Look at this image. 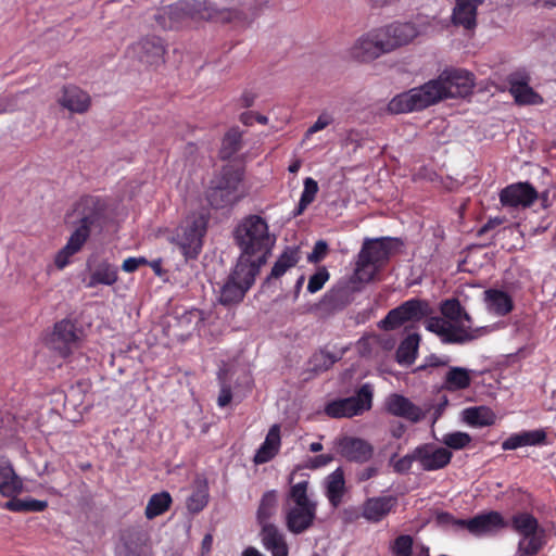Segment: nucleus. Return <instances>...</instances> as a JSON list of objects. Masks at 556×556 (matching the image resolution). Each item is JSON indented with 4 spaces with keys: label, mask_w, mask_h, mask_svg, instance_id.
<instances>
[{
    "label": "nucleus",
    "mask_w": 556,
    "mask_h": 556,
    "mask_svg": "<svg viewBox=\"0 0 556 556\" xmlns=\"http://www.w3.org/2000/svg\"><path fill=\"white\" fill-rule=\"evenodd\" d=\"M263 5H265L263 0H248L243 2L241 10L219 9L215 4H206L202 0H180L173 5L159 10L154 14V21L161 29H174L185 18L245 27L260 14Z\"/></svg>",
    "instance_id": "f257e3e1"
},
{
    "label": "nucleus",
    "mask_w": 556,
    "mask_h": 556,
    "mask_svg": "<svg viewBox=\"0 0 556 556\" xmlns=\"http://www.w3.org/2000/svg\"><path fill=\"white\" fill-rule=\"evenodd\" d=\"M236 242L239 245V261L264 266L275 244V237L268 231L267 222L258 215H249L236 227Z\"/></svg>",
    "instance_id": "f03ea898"
},
{
    "label": "nucleus",
    "mask_w": 556,
    "mask_h": 556,
    "mask_svg": "<svg viewBox=\"0 0 556 556\" xmlns=\"http://www.w3.org/2000/svg\"><path fill=\"white\" fill-rule=\"evenodd\" d=\"M307 490L308 481L303 480L291 484L285 495V527L294 535L302 534L314 526L316 502L308 497Z\"/></svg>",
    "instance_id": "7ed1b4c3"
},
{
    "label": "nucleus",
    "mask_w": 556,
    "mask_h": 556,
    "mask_svg": "<svg viewBox=\"0 0 556 556\" xmlns=\"http://www.w3.org/2000/svg\"><path fill=\"white\" fill-rule=\"evenodd\" d=\"M401 247L403 241L392 237L366 239L358 252L355 277L363 283L372 281Z\"/></svg>",
    "instance_id": "20e7f679"
},
{
    "label": "nucleus",
    "mask_w": 556,
    "mask_h": 556,
    "mask_svg": "<svg viewBox=\"0 0 556 556\" xmlns=\"http://www.w3.org/2000/svg\"><path fill=\"white\" fill-rule=\"evenodd\" d=\"M444 99L442 88L437 81H427L424 85L404 91L387 104V110L392 114H405L422 111Z\"/></svg>",
    "instance_id": "39448f33"
},
{
    "label": "nucleus",
    "mask_w": 556,
    "mask_h": 556,
    "mask_svg": "<svg viewBox=\"0 0 556 556\" xmlns=\"http://www.w3.org/2000/svg\"><path fill=\"white\" fill-rule=\"evenodd\" d=\"M243 180V170L233 165H225L219 174L210 181L208 190H206V201L210 206L215 210L227 207L237 203V190Z\"/></svg>",
    "instance_id": "423d86ee"
},
{
    "label": "nucleus",
    "mask_w": 556,
    "mask_h": 556,
    "mask_svg": "<svg viewBox=\"0 0 556 556\" xmlns=\"http://www.w3.org/2000/svg\"><path fill=\"white\" fill-rule=\"evenodd\" d=\"M262 266L253 265L247 260H237L235 269L230 271L225 285L219 289V303L225 306L238 304L253 286Z\"/></svg>",
    "instance_id": "0eeeda50"
},
{
    "label": "nucleus",
    "mask_w": 556,
    "mask_h": 556,
    "mask_svg": "<svg viewBox=\"0 0 556 556\" xmlns=\"http://www.w3.org/2000/svg\"><path fill=\"white\" fill-rule=\"evenodd\" d=\"M207 219L203 214H192L182 220L180 227L175 230V245L180 249L185 261H193L202 252L203 238L206 233Z\"/></svg>",
    "instance_id": "6e6552de"
},
{
    "label": "nucleus",
    "mask_w": 556,
    "mask_h": 556,
    "mask_svg": "<svg viewBox=\"0 0 556 556\" xmlns=\"http://www.w3.org/2000/svg\"><path fill=\"white\" fill-rule=\"evenodd\" d=\"M103 210L104 206L100 199L92 195L80 198L75 206V213L79 216V226L73 231L65 247L62 249L79 252L90 237V228L100 219Z\"/></svg>",
    "instance_id": "1a4fd4ad"
},
{
    "label": "nucleus",
    "mask_w": 556,
    "mask_h": 556,
    "mask_svg": "<svg viewBox=\"0 0 556 556\" xmlns=\"http://www.w3.org/2000/svg\"><path fill=\"white\" fill-rule=\"evenodd\" d=\"M372 406V388L368 383L362 384L357 393L346 399L330 401L325 405V415L339 419L359 416Z\"/></svg>",
    "instance_id": "9d476101"
},
{
    "label": "nucleus",
    "mask_w": 556,
    "mask_h": 556,
    "mask_svg": "<svg viewBox=\"0 0 556 556\" xmlns=\"http://www.w3.org/2000/svg\"><path fill=\"white\" fill-rule=\"evenodd\" d=\"M439 522H450L458 529H466L468 532L475 535H482L484 533H491L496 530L508 527V522L502 517V514L497 511H489L484 514H478L473 518L469 519H455L448 513H441L439 515Z\"/></svg>",
    "instance_id": "9b49d317"
},
{
    "label": "nucleus",
    "mask_w": 556,
    "mask_h": 556,
    "mask_svg": "<svg viewBox=\"0 0 556 556\" xmlns=\"http://www.w3.org/2000/svg\"><path fill=\"white\" fill-rule=\"evenodd\" d=\"M430 314L431 309L427 301L409 299L387 313L381 320V328L387 331L394 330L408 321H419Z\"/></svg>",
    "instance_id": "f8f14e48"
},
{
    "label": "nucleus",
    "mask_w": 556,
    "mask_h": 556,
    "mask_svg": "<svg viewBox=\"0 0 556 556\" xmlns=\"http://www.w3.org/2000/svg\"><path fill=\"white\" fill-rule=\"evenodd\" d=\"M429 81L439 83L446 99H464L471 94L475 87L472 74L459 68L445 70L438 78Z\"/></svg>",
    "instance_id": "ddd939ff"
},
{
    "label": "nucleus",
    "mask_w": 556,
    "mask_h": 556,
    "mask_svg": "<svg viewBox=\"0 0 556 556\" xmlns=\"http://www.w3.org/2000/svg\"><path fill=\"white\" fill-rule=\"evenodd\" d=\"M396 49V47L388 41H383L365 33V35L358 37L354 46L349 49V56L358 63L367 64Z\"/></svg>",
    "instance_id": "4468645a"
},
{
    "label": "nucleus",
    "mask_w": 556,
    "mask_h": 556,
    "mask_svg": "<svg viewBox=\"0 0 556 556\" xmlns=\"http://www.w3.org/2000/svg\"><path fill=\"white\" fill-rule=\"evenodd\" d=\"M383 42H389L395 48L409 45L420 34L414 23H391L381 28H375L366 33Z\"/></svg>",
    "instance_id": "2eb2a0df"
},
{
    "label": "nucleus",
    "mask_w": 556,
    "mask_h": 556,
    "mask_svg": "<svg viewBox=\"0 0 556 556\" xmlns=\"http://www.w3.org/2000/svg\"><path fill=\"white\" fill-rule=\"evenodd\" d=\"M338 454L348 462L365 464L372 459L374 446L364 438L341 435L334 440Z\"/></svg>",
    "instance_id": "dca6fc26"
},
{
    "label": "nucleus",
    "mask_w": 556,
    "mask_h": 556,
    "mask_svg": "<svg viewBox=\"0 0 556 556\" xmlns=\"http://www.w3.org/2000/svg\"><path fill=\"white\" fill-rule=\"evenodd\" d=\"M530 76L525 71L508 74V92L514 97L517 105H542L543 98L529 86Z\"/></svg>",
    "instance_id": "f3484780"
},
{
    "label": "nucleus",
    "mask_w": 556,
    "mask_h": 556,
    "mask_svg": "<svg viewBox=\"0 0 556 556\" xmlns=\"http://www.w3.org/2000/svg\"><path fill=\"white\" fill-rule=\"evenodd\" d=\"M539 200V192L529 182H514L504 187L498 193V201L504 207H530Z\"/></svg>",
    "instance_id": "a211bd4d"
},
{
    "label": "nucleus",
    "mask_w": 556,
    "mask_h": 556,
    "mask_svg": "<svg viewBox=\"0 0 556 556\" xmlns=\"http://www.w3.org/2000/svg\"><path fill=\"white\" fill-rule=\"evenodd\" d=\"M413 459L420 464L424 471H437L451 463L452 453L444 447H435L432 444H420L413 452Z\"/></svg>",
    "instance_id": "6ab92c4d"
},
{
    "label": "nucleus",
    "mask_w": 556,
    "mask_h": 556,
    "mask_svg": "<svg viewBox=\"0 0 556 556\" xmlns=\"http://www.w3.org/2000/svg\"><path fill=\"white\" fill-rule=\"evenodd\" d=\"M78 343L79 331H77L76 325L68 319L56 321L54 332H52V346L59 351L60 356L67 357Z\"/></svg>",
    "instance_id": "aec40b11"
},
{
    "label": "nucleus",
    "mask_w": 556,
    "mask_h": 556,
    "mask_svg": "<svg viewBox=\"0 0 556 556\" xmlns=\"http://www.w3.org/2000/svg\"><path fill=\"white\" fill-rule=\"evenodd\" d=\"M384 405L387 414L402 418L412 424L420 422L425 417V413L419 406L399 393H392L387 396Z\"/></svg>",
    "instance_id": "412c9836"
},
{
    "label": "nucleus",
    "mask_w": 556,
    "mask_h": 556,
    "mask_svg": "<svg viewBox=\"0 0 556 556\" xmlns=\"http://www.w3.org/2000/svg\"><path fill=\"white\" fill-rule=\"evenodd\" d=\"M395 495L368 497L362 505V518L370 523H378L396 508Z\"/></svg>",
    "instance_id": "4be33fe9"
},
{
    "label": "nucleus",
    "mask_w": 556,
    "mask_h": 556,
    "mask_svg": "<svg viewBox=\"0 0 556 556\" xmlns=\"http://www.w3.org/2000/svg\"><path fill=\"white\" fill-rule=\"evenodd\" d=\"M352 302V292L349 287H334L321 296L318 301L317 309L320 316H332L338 312H342Z\"/></svg>",
    "instance_id": "5701e85b"
},
{
    "label": "nucleus",
    "mask_w": 556,
    "mask_h": 556,
    "mask_svg": "<svg viewBox=\"0 0 556 556\" xmlns=\"http://www.w3.org/2000/svg\"><path fill=\"white\" fill-rule=\"evenodd\" d=\"M132 50L141 64L159 66L163 63L165 47L163 46L162 39L156 36L140 39V41L132 46Z\"/></svg>",
    "instance_id": "b1692460"
},
{
    "label": "nucleus",
    "mask_w": 556,
    "mask_h": 556,
    "mask_svg": "<svg viewBox=\"0 0 556 556\" xmlns=\"http://www.w3.org/2000/svg\"><path fill=\"white\" fill-rule=\"evenodd\" d=\"M546 444V432L543 429L522 430L515 432L502 442V451H517L525 446Z\"/></svg>",
    "instance_id": "393cba45"
},
{
    "label": "nucleus",
    "mask_w": 556,
    "mask_h": 556,
    "mask_svg": "<svg viewBox=\"0 0 556 556\" xmlns=\"http://www.w3.org/2000/svg\"><path fill=\"white\" fill-rule=\"evenodd\" d=\"M480 4H482V0H456L451 22L454 26L462 27L465 30L475 29L476 14Z\"/></svg>",
    "instance_id": "a878e982"
},
{
    "label": "nucleus",
    "mask_w": 556,
    "mask_h": 556,
    "mask_svg": "<svg viewBox=\"0 0 556 556\" xmlns=\"http://www.w3.org/2000/svg\"><path fill=\"white\" fill-rule=\"evenodd\" d=\"M260 538L264 549L273 556H288L285 534L276 525H260Z\"/></svg>",
    "instance_id": "bb28decb"
},
{
    "label": "nucleus",
    "mask_w": 556,
    "mask_h": 556,
    "mask_svg": "<svg viewBox=\"0 0 556 556\" xmlns=\"http://www.w3.org/2000/svg\"><path fill=\"white\" fill-rule=\"evenodd\" d=\"M59 104L73 113L83 114L90 108V96L77 86H65L59 98Z\"/></svg>",
    "instance_id": "cd10ccee"
},
{
    "label": "nucleus",
    "mask_w": 556,
    "mask_h": 556,
    "mask_svg": "<svg viewBox=\"0 0 556 556\" xmlns=\"http://www.w3.org/2000/svg\"><path fill=\"white\" fill-rule=\"evenodd\" d=\"M301 261V248L298 245H287L285 247L282 253H280L277 261L274 262L273 268H270L269 276H267L264 283L270 282V280L279 279L283 277L286 273L290 268L295 267L298 263Z\"/></svg>",
    "instance_id": "c85d7f7f"
},
{
    "label": "nucleus",
    "mask_w": 556,
    "mask_h": 556,
    "mask_svg": "<svg viewBox=\"0 0 556 556\" xmlns=\"http://www.w3.org/2000/svg\"><path fill=\"white\" fill-rule=\"evenodd\" d=\"M280 450V426L274 425L269 428V432H267L266 439H264L263 444H261L260 448L256 450L255 457H253V463L256 465L265 464L277 455Z\"/></svg>",
    "instance_id": "c756f323"
},
{
    "label": "nucleus",
    "mask_w": 556,
    "mask_h": 556,
    "mask_svg": "<svg viewBox=\"0 0 556 556\" xmlns=\"http://www.w3.org/2000/svg\"><path fill=\"white\" fill-rule=\"evenodd\" d=\"M22 489V479L15 473L9 460L0 462V494L4 497L15 496Z\"/></svg>",
    "instance_id": "7c9ffc66"
},
{
    "label": "nucleus",
    "mask_w": 556,
    "mask_h": 556,
    "mask_svg": "<svg viewBox=\"0 0 556 556\" xmlns=\"http://www.w3.org/2000/svg\"><path fill=\"white\" fill-rule=\"evenodd\" d=\"M484 301H486L489 309L495 316H506L513 311L511 296L501 289H489L484 291Z\"/></svg>",
    "instance_id": "2f4dec72"
},
{
    "label": "nucleus",
    "mask_w": 556,
    "mask_h": 556,
    "mask_svg": "<svg viewBox=\"0 0 556 556\" xmlns=\"http://www.w3.org/2000/svg\"><path fill=\"white\" fill-rule=\"evenodd\" d=\"M437 334L446 344H465L481 337L482 329H467L463 326H453Z\"/></svg>",
    "instance_id": "473e14b6"
},
{
    "label": "nucleus",
    "mask_w": 556,
    "mask_h": 556,
    "mask_svg": "<svg viewBox=\"0 0 556 556\" xmlns=\"http://www.w3.org/2000/svg\"><path fill=\"white\" fill-rule=\"evenodd\" d=\"M418 342H420V336L417 333H410L400 342L395 352V359L399 365L410 366L416 361Z\"/></svg>",
    "instance_id": "72a5a7b5"
},
{
    "label": "nucleus",
    "mask_w": 556,
    "mask_h": 556,
    "mask_svg": "<svg viewBox=\"0 0 556 556\" xmlns=\"http://www.w3.org/2000/svg\"><path fill=\"white\" fill-rule=\"evenodd\" d=\"M11 500L4 502L2 508L12 513H42L47 508V502L33 497L18 498L15 495L9 496Z\"/></svg>",
    "instance_id": "f704fd0d"
},
{
    "label": "nucleus",
    "mask_w": 556,
    "mask_h": 556,
    "mask_svg": "<svg viewBox=\"0 0 556 556\" xmlns=\"http://www.w3.org/2000/svg\"><path fill=\"white\" fill-rule=\"evenodd\" d=\"M494 412L486 406L468 407L464 409V420L472 427H489L495 424Z\"/></svg>",
    "instance_id": "c9c22d12"
},
{
    "label": "nucleus",
    "mask_w": 556,
    "mask_h": 556,
    "mask_svg": "<svg viewBox=\"0 0 556 556\" xmlns=\"http://www.w3.org/2000/svg\"><path fill=\"white\" fill-rule=\"evenodd\" d=\"M169 506H172V495L167 491L154 493L144 507V517L148 520H153L166 513Z\"/></svg>",
    "instance_id": "e433bc0d"
},
{
    "label": "nucleus",
    "mask_w": 556,
    "mask_h": 556,
    "mask_svg": "<svg viewBox=\"0 0 556 556\" xmlns=\"http://www.w3.org/2000/svg\"><path fill=\"white\" fill-rule=\"evenodd\" d=\"M471 383L469 371L463 367H451L444 376V390L456 392L465 390Z\"/></svg>",
    "instance_id": "4c0bfd02"
},
{
    "label": "nucleus",
    "mask_w": 556,
    "mask_h": 556,
    "mask_svg": "<svg viewBox=\"0 0 556 556\" xmlns=\"http://www.w3.org/2000/svg\"><path fill=\"white\" fill-rule=\"evenodd\" d=\"M117 281V268L115 266L103 262L93 269L90 274L87 288H94L99 285L112 286Z\"/></svg>",
    "instance_id": "58836bf2"
},
{
    "label": "nucleus",
    "mask_w": 556,
    "mask_h": 556,
    "mask_svg": "<svg viewBox=\"0 0 556 556\" xmlns=\"http://www.w3.org/2000/svg\"><path fill=\"white\" fill-rule=\"evenodd\" d=\"M278 495L277 491L269 490L261 496L258 510H256V520L258 525H274L269 522L277 511Z\"/></svg>",
    "instance_id": "ea45409f"
},
{
    "label": "nucleus",
    "mask_w": 556,
    "mask_h": 556,
    "mask_svg": "<svg viewBox=\"0 0 556 556\" xmlns=\"http://www.w3.org/2000/svg\"><path fill=\"white\" fill-rule=\"evenodd\" d=\"M511 529L520 535H539V521L530 513H518L510 519Z\"/></svg>",
    "instance_id": "a19ab883"
},
{
    "label": "nucleus",
    "mask_w": 556,
    "mask_h": 556,
    "mask_svg": "<svg viewBox=\"0 0 556 556\" xmlns=\"http://www.w3.org/2000/svg\"><path fill=\"white\" fill-rule=\"evenodd\" d=\"M241 149V131L238 127H233L225 134L219 148V159L228 161L235 156Z\"/></svg>",
    "instance_id": "79ce46f5"
},
{
    "label": "nucleus",
    "mask_w": 556,
    "mask_h": 556,
    "mask_svg": "<svg viewBox=\"0 0 556 556\" xmlns=\"http://www.w3.org/2000/svg\"><path fill=\"white\" fill-rule=\"evenodd\" d=\"M344 489L345 481L343 480V473L341 470L337 469L328 477L327 482V498L334 508L342 502Z\"/></svg>",
    "instance_id": "37998d69"
},
{
    "label": "nucleus",
    "mask_w": 556,
    "mask_h": 556,
    "mask_svg": "<svg viewBox=\"0 0 556 556\" xmlns=\"http://www.w3.org/2000/svg\"><path fill=\"white\" fill-rule=\"evenodd\" d=\"M543 534L521 535L515 556H536L543 549Z\"/></svg>",
    "instance_id": "c03bdc74"
},
{
    "label": "nucleus",
    "mask_w": 556,
    "mask_h": 556,
    "mask_svg": "<svg viewBox=\"0 0 556 556\" xmlns=\"http://www.w3.org/2000/svg\"><path fill=\"white\" fill-rule=\"evenodd\" d=\"M316 193H318V182L311 177L304 178L303 192H301L300 202H298V206L294 208V216L304 214L308 205L314 203Z\"/></svg>",
    "instance_id": "a18cd8bd"
},
{
    "label": "nucleus",
    "mask_w": 556,
    "mask_h": 556,
    "mask_svg": "<svg viewBox=\"0 0 556 556\" xmlns=\"http://www.w3.org/2000/svg\"><path fill=\"white\" fill-rule=\"evenodd\" d=\"M124 546H126L128 555L151 556L149 554L148 536L142 532H135L128 535Z\"/></svg>",
    "instance_id": "49530a36"
},
{
    "label": "nucleus",
    "mask_w": 556,
    "mask_h": 556,
    "mask_svg": "<svg viewBox=\"0 0 556 556\" xmlns=\"http://www.w3.org/2000/svg\"><path fill=\"white\" fill-rule=\"evenodd\" d=\"M207 504V488L206 484L198 486L186 500V508L189 513L198 514L202 511Z\"/></svg>",
    "instance_id": "de8ad7c7"
},
{
    "label": "nucleus",
    "mask_w": 556,
    "mask_h": 556,
    "mask_svg": "<svg viewBox=\"0 0 556 556\" xmlns=\"http://www.w3.org/2000/svg\"><path fill=\"white\" fill-rule=\"evenodd\" d=\"M446 447L460 451L464 450L470 442L471 437L466 432H447L443 435V440H441Z\"/></svg>",
    "instance_id": "09e8293b"
},
{
    "label": "nucleus",
    "mask_w": 556,
    "mask_h": 556,
    "mask_svg": "<svg viewBox=\"0 0 556 556\" xmlns=\"http://www.w3.org/2000/svg\"><path fill=\"white\" fill-rule=\"evenodd\" d=\"M465 313L464 307L457 299H450L441 303V314L447 320L457 323L462 318V314Z\"/></svg>",
    "instance_id": "8fccbe9b"
},
{
    "label": "nucleus",
    "mask_w": 556,
    "mask_h": 556,
    "mask_svg": "<svg viewBox=\"0 0 556 556\" xmlns=\"http://www.w3.org/2000/svg\"><path fill=\"white\" fill-rule=\"evenodd\" d=\"M336 363V357L327 352L320 351L311 357V366L315 371H326Z\"/></svg>",
    "instance_id": "3c124183"
},
{
    "label": "nucleus",
    "mask_w": 556,
    "mask_h": 556,
    "mask_svg": "<svg viewBox=\"0 0 556 556\" xmlns=\"http://www.w3.org/2000/svg\"><path fill=\"white\" fill-rule=\"evenodd\" d=\"M393 556H412V536L400 534L392 544Z\"/></svg>",
    "instance_id": "603ef678"
},
{
    "label": "nucleus",
    "mask_w": 556,
    "mask_h": 556,
    "mask_svg": "<svg viewBox=\"0 0 556 556\" xmlns=\"http://www.w3.org/2000/svg\"><path fill=\"white\" fill-rule=\"evenodd\" d=\"M329 273L325 267H320L315 271L307 282V292L316 293L321 290L323 286L328 281Z\"/></svg>",
    "instance_id": "864d4df0"
},
{
    "label": "nucleus",
    "mask_w": 556,
    "mask_h": 556,
    "mask_svg": "<svg viewBox=\"0 0 556 556\" xmlns=\"http://www.w3.org/2000/svg\"><path fill=\"white\" fill-rule=\"evenodd\" d=\"M448 364L447 356L431 354L424 358V363L417 366L416 371H425L437 367H446Z\"/></svg>",
    "instance_id": "5fc2aeb1"
},
{
    "label": "nucleus",
    "mask_w": 556,
    "mask_h": 556,
    "mask_svg": "<svg viewBox=\"0 0 556 556\" xmlns=\"http://www.w3.org/2000/svg\"><path fill=\"white\" fill-rule=\"evenodd\" d=\"M328 254V243L324 240H319L315 242V245L313 248V252L308 253L307 255V262L317 264L325 260L326 255Z\"/></svg>",
    "instance_id": "6e6d98bb"
},
{
    "label": "nucleus",
    "mask_w": 556,
    "mask_h": 556,
    "mask_svg": "<svg viewBox=\"0 0 556 556\" xmlns=\"http://www.w3.org/2000/svg\"><path fill=\"white\" fill-rule=\"evenodd\" d=\"M457 325L442 318V317H430L429 320H427V330L435 333V334H439L445 330H447V328L450 327H456Z\"/></svg>",
    "instance_id": "4d7b16f0"
},
{
    "label": "nucleus",
    "mask_w": 556,
    "mask_h": 556,
    "mask_svg": "<svg viewBox=\"0 0 556 556\" xmlns=\"http://www.w3.org/2000/svg\"><path fill=\"white\" fill-rule=\"evenodd\" d=\"M148 265V260L144 256H128L123 262L121 269L125 273H135L140 266Z\"/></svg>",
    "instance_id": "13d9d810"
},
{
    "label": "nucleus",
    "mask_w": 556,
    "mask_h": 556,
    "mask_svg": "<svg viewBox=\"0 0 556 556\" xmlns=\"http://www.w3.org/2000/svg\"><path fill=\"white\" fill-rule=\"evenodd\" d=\"M240 123L247 125V126H253V124L256 122L261 125L267 124V117L265 115H261L260 113H255L252 111H247L240 114Z\"/></svg>",
    "instance_id": "bf43d9fd"
},
{
    "label": "nucleus",
    "mask_w": 556,
    "mask_h": 556,
    "mask_svg": "<svg viewBox=\"0 0 556 556\" xmlns=\"http://www.w3.org/2000/svg\"><path fill=\"white\" fill-rule=\"evenodd\" d=\"M331 124V117L327 114H320L317 117V121L311 127L307 129V136H313L321 130H324L326 127H328Z\"/></svg>",
    "instance_id": "052dcab7"
},
{
    "label": "nucleus",
    "mask_w": 556,
    "mask_h": 556,
    "mask_svg": "<svg viewBox=\"0 0 556 556\" xmlns=\"http://www.w3.org/2000/svg\"><path fill=\"white\" fill-rule=\"evenodd\" d=\"M76 253H77V251L63 250V249L60 250L59 252H56L55 267L59 269H62V268L66 267L67 265H70L71 256H73Z\"/></svg>",
    "instance_id": "680f3d73"
},
{
    "label": "nucleus",
    "mask_w": 556,
    "mask_h": 556,
    "mask_svg": "<svg viewBox=\"0 0 556 556\" xmlns=\"http://www.w3.org/2000/svg\"><path fill=\"white\" fill-rule=\"evenodd\" d=\"M416 462V458H412V455L408 454L401 459L396 460L395 465H393V470L399 473H405L409 471L412 463Z\"/></svg>",
    "instance_id": "e2e57ef3"
},
{
    "label": "nucleus",
    "mask_w": 556,
    "mask_h": 556,
    "mask_svg": "<svg viewBox=\"0 0 556 556\" xmlns=\"http://www.w3.org/2000/svg\"><path fill=\"white\" fill-rule=\"evenodd\" d=\"M377 473H379V470L377 469V467L368 466L357 472V480L361 483L367 482V481L371 480L374 477H376Z\"/></svg>",
    "instance_id": "0e129e2a"
},
{
    "label": "nucleus",
    "mask_w": 556,
    "mask_h": 556,
    "mask_svg": "<svg viewBox=\"0 0 556 556\" xmlns=\"http://www.w3.org/2000/svg\"><path fill=\"white\" fill-rule=\"evenodd\" d=\"M230 401H231L230 387L223 386L222 390H219L218 406L219 407H225V406L230 404Z\"/></svg>",
    "instance_id": "69168bd1"
},
{
    "label": "nucleus",
    "mask_w": 556,
    "mask_h": 556,
    "mask_svg": "<svg viewBox=\"0 0 556 556\" xmlns=\"http://www.w3.org/2000/svg\"><path fill=\"white\" fill-rule=\"evenodd\" d=\"M256 100V93H254L252 90H245L242 92V96H240V106L242 108H251Z\"/></svg>",
    "instance_id": "338daca9"
},
{
    "label": "nucleus",
    "mask_w": 556,
    "mask_h": 556,
    "mask_svg": "<svg viewBox=\"0 0 556 556\" xmlns=\"http://www.w3.org/2000/svg\"><path fill=\"white\" fill-rule=\"evenodd\" d=\"M334 459V457L331 454H320L313 458V466L314 468L324 467Z\"/></svg>",
    "instance_id": "774afa93"
}]
</instances>
